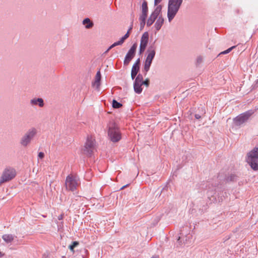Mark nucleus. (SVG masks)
Masks as SVG:
<instances>
[{
	"label": "nucleus",
	"mask_w": 258,
	"mask_h": 258,
	"mask_svg": "<svg viewBox=\"0 0 258 258\" xmlns=\"http://www.w3.org/2000/svg\"><path fill=\"white\" fill-rule=\"evenodd\" d=\"M152 61H153L152 60L149 59L146 57L145 60L144 62L143 69V71L145 72V75H146L147 72L149 71Z\"/></svg>",
	"instance_id": "nucleus-16"
},
{
	"label": "nucleus",
	"mask_w": 258,
	"mask_h": 258,
	"mask_svg": "<svg viewBox=\"0 0 258 258\" xmlns=\"http://www.w3.org/2000/svg\"><path fill=\"white\" fill-rule=\"evenodd\" d=\"M247 162L253 170H258V147H255L247 154Z\"/></svg>",
	"instance_id": "nucleus-3"
},
{
	"label": "nucleus",
	"mask_w": 258,
	"mask_h": 258,
	"mask_svg": "<svg viewBox=\"0 0 258 258\" xmlns=\"http://www.w3.org/2000/svg\"><path fill=\"white\" fill-rule=\"evenodd\" d=\"M182 0H169L167 16H174L177 13Z\"/></svg>",
	"instance_id": "nucleus-6"
},
{
	"label": "nucleus",
	"mask_w": 258,
	"mask_h": 258,
	"mask_svg": "<svg viewBox=\"0 0 258 258\" xmlns=\"http://www.w3.org/2000/svg\"><path fill=\"white\" fill-rule=\"evenodd\" d=\"M149 40V34L148 32H145L143 34L140 45V53H142L145 50Z\"/></svg>",
	"instance_id": "nucleus-10"
},
{
	"label": "nucleus",
	"mask_w": 258,
	"mask_h": 258,
	"mask_svg": "<svg viewBox=\"0 0 258 258\" xmlns=\"http://www.w3.org/2000/svg\"><path fill=\"white\" fill-rule=\"evenodd\" d=\"M108 127V136L110 140L114 143L118 142L121 138V135L117 125L114 122H111Z\"/></svg>",
	"instance_id": "nucleus-1"
},
{
	"label": "nucleus",
	"mask_w": 258,
	"mask_h": 258,
	"mask_svg": "<svg viewBox=\"0 0 258 258\" xmlns=\"http://www.w3.org/2000/svg\"><path fill=\"white\" fill-rule=\"evenodd\" d=\"M143 81V77L142 75L140 74L136 77L135 82L141 83V82H142Z\"/></svg>",
	"instance_id": "nucleus-28"
},
{
	"label": "nucleus",
	"mask_w": 258,
	"mask_h": 258,
	"mask_svg": "<svg viewBox=\"0 0 258 258\" xmlns=\"http://www.w3.org/2000/svg\"><path fill=\"white\" fill-rule=\"evenodd\" d=\"M195 117L197 119H200L201 118V116L199 114H195Z\"/></svg>",
	"instance_id": "nucleus-36"
},
{
	"label": "nucleus",
	"mask_w": 258,
	"mask_h": 258,
	"mask_svg": "<svg viewBox=\"0 0 258 258\" xmlns=\"http://www.w3.org/2000/svg\"><path fill=\"white\" fill-rule=\"evenodd\" d=\"M65 184L67 189L74 191L80 184V182L76 176L70 174L67 177Z\"/></svg>",
	"instance_id": "nucleus-5"
},
{
	"label": "nucleus",
	"mask_w": 258,
	"mask_h": 258,
	"mask_svg": "<svg viewBox=\"0 0 258 258\" xmlns=\"http://www.w3.org/2000/svg\"><path fill=\"white\" fill-rule=\"evenodd\" d=\"M161 9V6L160 5L158 6L151 16H158L160 14Z\"/></svg>",
	"instance_id": "nucleus-22"
},
{
	"label": "nucleus",
	"mask_w": 258,
	"mask_h": 258,
	"mask_svg": "<svg viewBox=\"0 0 258 258\" xmlns=\"http://www.w3.org/2000/svg\"><path fill=\"white\" fill-rule=\"evenodd\" d=\"M142 84L141 82H134V91L136 93L140 94L142 92Z\"/></svg>",
	"instance_id": "nucleus-17"
},
{
	"label": "nucleus",
	"mask_w": 258,
	"mask_h": 258,
	"mask_svg": "<svg viewBox=\"0 0 258 258\" xmlns=\"http://www.w3.org/2000/svg\"><path fill=\"white\" fill-rule=\"evenodd\" d=\"M101 75L100 71L97 72L94 82L92 83V86L93 87L96 88V89H98L100 85V81H101Z\"/></svg>",
	"instance_id": "nucleus-15"
},
{
	"label": "nucleus",
	"mask_w": 258,
	"mask_h": 258,
	"mask_svg": "<svg viewBox=\"0 0 258 258\" xmlns=\"http://www.w3.org/2000/svg\"><path fill=\"white\" fill-rule=\"evenodd\" d=\"M177 242L178 243L179 245H181L182 243H181V241H180V237H179L177 239Z\"/></svg>",
	"instance_id": "nucleus-35"
},
{
	"label": "nucleus",
	"mask_w": 258,
	"mask_h": 258,
	"mask_svg": "<svg viewBox=\"0 0 258 258\" xmlns=\"http://www.w3.org/2000/svg\"><path fill=\"white\" fill-rule=\"evenodd\" d=\"M156 20V17H150L149 19L147 20V25L148 26H151Z\"/></svg>",
	"instance_id": "nucleus-26"
},
{
	"label": "nucleus",
	"mask_w": 258,
	"mask_h": 258,
	"mask_svg": "<svg viewBox=\"0 0 258 258\" xmlns=\"http://www.w3.org/2000/svg\"><path fill=\"white\" fill-rule=\"evenodd\" d=\"M140 59H138L132 67L131 72V77L134 80L137 76L140 69Z\"/></svg>",
	"instance_id": "nucleus-14"
},
{
	"label": "nucleus",
	"mask_w": 258,
	"mask_h": 258,
	"mask_svg": "<svg viewBox=\"0 0 258 258\" xmlns=\"http://www.w3.org/2000/svg\"><path fill=\"white\" fill-rule=\"evenodd\" d=\"M63 218V214H61L59 216H58V219L59 220H61Z\"/></svg>",
	"instance_id": "nucleus-34"
},
{
	"label": "nucleus",
	"mask_w": 258,
	"mask_h": 258,
	"mask_svg": "<svg viewBox=\"0 0 258 258\" xmlns=\"http://www.w3.org/2000/svg\"><path fill=\"white\" fill-rule=\"evenodd\" d=\"M16 175V170L12 168H7L4 171L0 179V184L12 180Z\"/></svg>",
	"instance_id": "nucleus-7"
},
{
	"label": "nucleus",
	"mask_w": 258,
	"mask_h": 258,
	"mask_svg": "<svg viewBox=\"0 0 258 258\" xmlns=\"http://www.w3.org/2000/svg\"><path fill=\"white\" fill-rule=\"evenodd\" d=\"M15 236L12 234H4L2 236L3 240L7 243L12 242Z\"/></svg>",
	"instance_id": "nucleus-19"
},
{
	"label": "nucleus",
	"mask_w": 258,
	"mask_h": 258,
	"mask_svg": "<svg viewBox=\"0 0 258 258\" xmlns=\"http://www.w3.org/2000/svg\"><path fill=\"white\" fill-rule=\"evenodd\" d=\"M30 104L32 106H38L43 107L44 105V100L41 98H33L30 100Z\"/></svg>",
	"instance_id": "nucleus-12"
},
{
	"label": "nucleus",
	"mask_w": 258,
	"mask_h": 258,
	"mask_svg": "<svg viewBox=\"0 0 258 258\" xmlns=\"http://www.w3.org/2000/svg\"><path fill=\"white\" fill-rule=\"evenodd\" d=\"M141 83L142 85H145L146 87H148L149 85V80L148 79L145 81L143 80Z\"/></svg>",
	"instance_id": "nucleus-31"
},
{
	"label": "nucleus",
	"mask_w": 258,
	"mask_h": 258,
	"mask_svg": "<svg viewBox=\"0 0 258 258\" xmlns=\"http://www.w3.org/2000/svg\"><path fill=\"white\" fill-rule=\"evenodd\" d=\"M235 46H232L230 48L227 49V50L221 52L219 55L221 54H227V53H228L229 52H230L234 48H235Z\"/></svg>",
	"instance_id": "nucleus-29"
},
{
	"label": "nucleus",
	"mask_w": 258,
	"mask_h": 258,
	"mask_svg": "<svg viewBox=\"0 0 258 258\" xmlns=\"http://www.w3.org/2000/svg\"><path fill=\"white\" fill-rule=\"evenodd\" d=\"M237 179V176L235 175H231L230 177L227 178L228 180L234 181Z\"/></svg>",
	"instance_id": "nucleus-30"
},
{
	"label": "nucleus",
	"mask_w": 258,
	"mask_h": 258,
	"mask_svg": "<svg viewBox=\"0 0 258 258\" xmlns=\"http://www.w3.org/2000/svg\"><path fill=\"white\" fill-rule=\"evenodd\" d=\"M251 114L250 111H247L240 114L234 119V123L237 126L241 125L248 119Z\"/></svg>",
	"instance_id": "nucleus-8"
},
{
	"label": "nucleus",
	"mask_w": 258,
	"mask_h": 258,
	"mask_svg": "<svg viewBox=\"0 0 258 258\" xmlns=\"http://www.w3.org/2000/svg\"><path fill=\"white\" fill-rule=\"evenodd\" d=\"M124 187H125V186H124L122 187L121 188V189H123Z\"/></svg>",
	"instance_id": "nucleus-39"
},
{
	"label": "nucleus",
	"mask_w": 258,
	"mask_h": 258,
	"mask_svg": "<svg viewBox=\"0 0 258 258\" xmlns=\"http://www.w3.org/2000/svg\"><path fill=\"white\" fill-rule=\"evenodd\" d=\"M140 29L142 30L146 24V17H141L140 19Z\"/></svg>",
	"instance_id": "nucleus-23"
},
{
	"label": "nucleus",
	"mask_w": 258,
	"mask_h": 258,
	"mask_svg": "<svg viewBox=\"0 0 258 258\" xmlns=\"http://www.w3.org/2000/svg\"><path fill=\"white\" fill-rule=\"evenodd\" d=\"M203 61V56L199 55L197 56L196 58V65L197 66H200Z\"/></svg>",
	"instance_id": "nucleus-25"
},
{
	"label": "nucleus",
	"mask_w": 258,
	"mask_h": 258,
	"mask_svg": "<svg viewBox=\"0 0 258 258\" xmlns=\"http://www.w3.org/2000/svg\"><path fill=\"white\" fill-rule=\"evenodd\" d=\"M156 23L155 24V27L156 28V29L158 31L160 29L163 23L164 22V19L163 17H156Z\"/></svg>",
	"instance_id": "nucleus-18"
},
{
	"label": "nucleus",
	"mask_w": 258,
	"mask_h": 258,
	"mask_svg": "<svg viewBox=\"0 0 258 258\" xmlns=\"http://www.w3.org/2000/svg\"><path fill=\"white\" fill-rule=\"evenodd\" d=\"M79 244V242H77V241H74L73 242V243L70 245L69 246V248L72 251H74V249L75 247H76Z\"/></svg>",
	"instance_id": "nucleus-27"
},
{
	"label": "nucleus",
	"mask_w": 258,
	"mask_h": 258,
	"mask_svg": "<svg viewBox=\"0 0 258 258\" xmlns=\"http://www.w3.org/2000/svg\"><path fill=\"white\" fill-rule=\"evenodd\" d=\"M36 134L37 130L35 128L32 127L29 129L20 139V144L21 146L27 147L29 146Z\"/></svg>",
	"instance_id": "nucleus-2"
},
{
	"label": "nucleus",
	"mask_w": 258,
	"mask_h": 258,
	"mask_svg": "<svg viewBox=\"0 0 258 258\" xmlns=\"http://www.w3.org/2000/svg\"><path fill=\"white\" fill-rule=\"evenodd\" d=\"M174 17H168L169 22H170Z\"/></svg>",
	"instance_id": "nucleus-37"
},
{
	"label": "nucleus",
	"mask_w": 258,
	"mask_h": 258,
	"mask_svg": "<svg viewBox=\"0 0 258 258\" xmlns=\"http://www.w3.org/2000/svg\"><path fill=\"white\" fill-rule=\"evenodd\" d=\"M142 16H147L148 14V6H147V2L145 1H144L142 5Z\"/></svg>",
	"instance_id": "nucleus-20"
},
{
	"label": "nucleus",
	"mask_w": 258,
	"mask_h": 258,
	"mask_svg": "<svg viewBox=\"0 0 258 258\" xmlns=\"http://www.w3.org/2000/svg\"><path fill=\"white\" fill-rule=\"evenodd\" d=\"M122 106V104L117 101L113 100L112 101V107L114 108H119Z\"/></svg>",
	"instance_id": "nucleus-24"
},
{
	"label": "nucleus",
	"mask_w": 258,
	"mask_h": 258,
	"mask_svg": "<svg viewBox=\"0 0 258 258\" xmlns=\"http://www.w3.org/2000/svg\"><path fill=\"white\" fill-rule=\"evenodd\" d=\"M137 45L136 44H134L131 48L128 50L127 53L124 60V64L125 65H127L131 60L133 58L135 55L136 50L137 49Z\"/></svg>",
	"instance_id": "nucleus-9"
},
{
	"label": "nucleus",
	"mask_w": 258,
	"mask_h": 258,
	"mask_svg": "<svg viewBox=\"0 0 258 258\" xmlns=\"http://www.w3.org/2000/svg\"><path fill=\"white\" fill-rule=\"evenodd\" d=\"M162 0H154V5H157L159 4Z\"/></svg>",
	"instance_id": "nucleus-33"
},
{
	"label": "nucleus",
	"mask_w": 258,
	"mask_h": 258,
	"mask_svg": "<svg viewBox=\"0 0 258 258\" xmlns=\"http://www.w3.org/2000/svg\"><path fill=\"white\" fill-rule=\"evenodd\" d=\"M156 51V46L154 43L150 45L147 50L146 53V57L153 61L155 56Z\"/></svg>",
	"instance_id": "nucleus-11"
},
{
	"label": "nucleus",
	"mask_w": 258,
	"mask_h": 258,
	"mask_svg": "<svg viewBox=\"0 0 258 258\" xmlns=\"http://www.w3.org/2000/svg\"><path fill=\"white\" fill-rule=\"evenodd\" d=\"M96 145L95 139L91 136H88L85 144L83 153L88 156H91L96 151Z\"/></svg>",
	"instance_id": "nucleus-4"
},
{
	"label": "nucleus",
	"mask_w": 258,
	"mask_h": 258,
	"mask_svg": "<svg viewBox=\"0 0 258 258\" xmlns=\"http://www.w3.org/2000/svg\"><path fill=\"white\" fill-rule=\"evenodd\" d=\"M132 29V28L131 27L128 31L127 32V33L123 36L122 37L120 40L117 42H114L113 44H112L109 47V48L107 50V51L108 50H109L110 49H111L112 48L117 46V45H121L123 42L124 41H125V40L126 39H127L128 37H129V35H130V31Z\"/></svg>",
	"instance_id": "nucleus-13"
},
{
	"label": "nucleus",
	"mask_w": 258,
	"mask_h": 258,
	"mask_svg": "<svg viewBox=\"0 0 258 258\" xmlns=\"http://www.w3.org/2000/svg\"><path fill=\"white\" fill-rule=\"evenodd\" d=\"M44 157V154L43 152H39L38 155V159H42Z\"/></svg>",
	"instance_id": "nucleus-32"
},
{
	"label": "nucleus",
	"mask_w": 258,
	"mask_h": 258,
	"mask_svg": "<svg viewBox=\"0 0 258 258\" xmlns=\"http://www.w3.org/2000/svg\"><path fill=\"white\" fill-rule=\"evenodd\" d=\"M83 24L87 29H90L93 26V23L88 18L85 19L83 21Z\"/></svg>",
	"instance_id": "nucleus-21"
},
{
	"label": "nucleus",
	"mask_w": 258,
	"mask_h": 258,
	"mask_svg": "<svg viewBox=\"0 0 258 258\" xmlns=\"http://www.w3.org/2000/svg\"><path fill=\"white\" fill-rule=\"evenodd\" d=\"M3 255H4V253H3L2 252H0V257H3Z\"/></svg>",
	"instance_id": "nucleus-38"
}]
</instances>
